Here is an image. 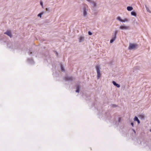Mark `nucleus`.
I'll list each match as a JSON object with an SVG mask.
<instances>
[{
    "label": "nucleus",
    "instance_id": "1",
    "mask_svg": "<svg viewBox=\"0 0 151 151\" xmlns=\"http://www.w3.org/2000/svg\"><path fill=\"white\" fill-rule=\"evenodd\" d=\"M96 68L97 70V78L98 79L101 76V74L100 70V67L99 65H97L96 67Z\"/></svg>",
    "mask_w": 151,
    "mask_h": 151
},
{
    "label": "nucleus",
    "instance_id": "2",
    "mask_svg": "<svg viewBox=\"0 0 151 151\" xmlns=\"http://www.w3.org/2000/svg\"><path fill=\"white\" fill-rule=\"evenodd\" d=\"M137 46V44H130L129 49H134L136 48Z\"/></svg>",
    "mask_w": 151,
    "mask_h": 151
},
{
    "label": "nucleus",
    "instance_id": "3",
    "mask_svg": "<svg viewBox=\"0 0 151 151\" xmlns=\"http://www.w3.org/2000/svg\"><path fill=\"white\" fill-rule=\"evenodd\" d=\"M129 28L128 26H121L120 27V29H128Z\"/></svg>",
    "mask_w": 151,
    "mask_h": 151
},
{
    "label": "nucleus",
    "instance_id": "4",
    "mask_svg": "<svg viewBox=\"0 0 151 151\" xmlns=\"http://www.w3.org/2000/svg\"><path fill=\"white\" fill-rule=\"evenodd\" d=\"M5 34L7 35H8L10 37H12V34L10 31H7L6 32L4 33Z\"/></svg>",
    "mask_w": 151,
    "mask_h": 151
},
{
    "label": "nucleus",
    "instance_id": "5",
    "mask_svg": "<svg viewBox=\"0 0 151 151\" xmlns=\"http://www.w3.org/2000/svg\"><path fill=\"white\" fill-rule=\"evenodd\" d=\"M117 31H116L115 32L114 34V37H113L112 39L113 40H114V41L116 39V35L117 33Z\"/></svg>",
    "mask_w": 151,
    "mask_h": 151
},
{
    "label": "nucleus",
    "instance_id": "6",
    "mask_svg": "<svg viewBox=\"0 0 151 151\" xmlns=\"http://www.w3.org/2000/svg\"><path fill=\"white\" fill-rule=\"evenodd\" d=\"M113 84L115 86H116L117 87H118V88H119L120 87V85L116 83L115 81H113Z\"/></svg>",
    "mask_w": 151,
    "mask_h": 151
},
{
    "label": "nucleus",
    "instance_id": "7",
    "mask_svg": "<svg viewBox=\"0 0 151 151\" xmlns=\"http://www.w3.org/2000/svg\"><path fill=\"white\" fill-rule=\"evenodd\" d=\"M133 8L132 6H128L127 8V10L129 11H131L133 10Z\"/></svg>",
    "mask_w": 151,
    "mask_h": 151
},
{
    "label": "nucleus",
    "instance_id": "8",
    "mask_svg": "<svg viewBox=\"0 0 151 151\" xmlns=\"http://www.w3.org/2000/svg\"><path fill=\"white\" fill-rule=\"evenodd\" d=\"M134 119L135 121H137L138 124L140 123V121L137 116H135Z\"/></svg>",
    "mask_w": 151,
    "mask_h": 151
},
{
    "label": "nucleus",
    "instance_id": "9",
    "mask_svg": "<svg viewBox=\"0 0 151 151\" xmlns=\"http://www.w3.org/2000/svg\"><path fill=\"white\" fill-rule=\"evenodd\" d=\"M84 37H80L79 39V42H81L82 41H83L84 40Z\"/></svg>",
    "mask_w": 151,
    "mask_h": 151
},
{
    "label": "nucleus",
    "instance_id": "10",
    "mask_svg": "<svg viewBox=\"0 0 151 151\" xmlns=\"http://www.w3.org/2000/svg\"><path fill=\"white\" fill-rule=\"evenodd\" d=\"M131 14L132 15L134 16H136V13L134 12H132L131 13Z\"/></svg>",
    "mask_w": 151,
    "mask_h": 151
},
{
    "label": "nucleus",
    "instance_id": "11",
    "mask_svg": "<svg viewBox=\"0 0 151 151\" xmlns=\"http://www.w3.org/2000/svg\"><path fill=\"white\" fill-rule=\"evenodd\" d=\"M117 19L120 22H122V19H121L120 17H118L117 18Z\"/></svg>",
    "mask_w": 151,
    "mask_h": 151
},
{
    "label": "nucleus",
    "instance_id": "12",
    "mask_svg": "<svg viewBox=\"0 0 151 151\" xmlns=\"http://www.w3.org/2000/svg\"><path fill=\"white\" fill-rule=\"evenodd\" d=\"M87 14V12L85 9L83 11V15L84 16H85Z\"/></svg>",
    "mask_w": 151,
    "mask_h": 151
},
{
    "label": "nucleus",
    "instance_id": "13",
    "mask_svg": "<svg viewBox=\"0 0 151 151\" xmlns=\"http://www.w3.org/2000/svg\"><path fill=\"white\" fill-rule=\"evenodd\" d=\"M128 20V19L127 18H125L124 19H122V22H127Z\"/></svg>",
    "mask_w": 151,
    "mask_h": 151
},
{
    "label": "nucleus",
    "instance_id": "14",
    "mask_svg": "<svg viewBox=\"0 0 151 151\" xmlns=\"http://www.w3.org/2000/svg\"><path fill=\"white\" fill-rule=\"evenodd\" d=\"M76 91L77 92H79V86H77L76 88Z\"/></svg>",
    "mask_w": 151,
    "mask_h": 151
},
{
    "label": "nucleus",
    "instance_id": "15",
    "mask_svg": "<svg viewBox=\"0 0 151 151\" xmlns=\"http://www.w3.org/2000/svg\"><path fill=\"white\" fill-rule=\"evenodd\" d=\"M42 14H43V13H40L38 15V16L40 17H41V16H42Z\"/></svg>",
    "mask_w": 151,
    "mask_h": 151
},
{
    "label": "nucleus",
    "instance_id": "16",
    "mask_svg": "<svg viewBox=\"0 0 151 151\" xmlns=\"http://www.w3.org/2000/svg\"><path fill=\"white\" fill-rule=\"evenodd\" d=\"M92 4H93V6H96V4L95 2H93L92 3Z\"/></svg>",
    "mask_w": 151,
    "mask_h": 151
},
{
    "label": "nucleus",
    "instance_id": "17",
    "mask_svg": "<svg viewBox=\"0 0 151 151\" xmlns=\"http://www.w3.org/2000/svg\"><path fill=\"white\" fill-rule=\"evenodd\" d=\"M40 4L41 5V6H42V7L43 8V3L42 1H41L40 2Z\"/></svg>",
    "mask_w": 151,
    "mask_h": 151
},
{
    "label": "nucleus",
    "instance_id": "18",
    "mask_svg": "<svg viewBox=\"0 0 151 151\" xmlns=\"http://www.w3.org/2000/svg\"><path fill=\"white\" fill-rule=\"evenodd\" d=\"M114 41V40H113V39H112L110 40V42L111 43H112Z\"/></svg>",
    "mask_w": 151,
    "mask_h": 151
},
{
    "label": "nucleus",
    "instance_id": "19",
    "mask_svg": "<svg viewBox=\"0 0 151 151\" xmlns=\"http://www.w3.org/2000/svg\"><path fill=\"white\" fill-rule=\"evenodd\" d=\"M146 9L147 10V11L149 12H150V11L149 10V9L148 8H146Z\"/></svg>",
    "mask_w": 151,
    "mask_h": 151
},
{
    "label": "nucleus",
    "instance_id": "20",
    "mask_svg": "<svg viewBox=\"0 0 151 151\" xmlns=\"http://www.w3.org/2000/svg\"><path fill=\"white\" fill-rule=\"evenodd\" d=\"M88 34L89 35H92V33L91 32H88Z\"/></svg>",
    "mask_w": 151,
    "mask_h": 151
},
{
    "label": "nucleus",
    "instance_id": "21",
    "mask_svg": "<svg viewBox=\"0 0 151 151\" xmlns=\"http://www.w3.org/2000/svg\"><path fill=\"white\" fill-rule=\"evenodd\" d=\"M61 69L62 71H63L64 70V68L62 66L61 67Z\"/></svg>",
    "mask_w": 151,
    "mask_h": 151
},
{
    "label": "nucleus",
    "instance_id": "22",
    "mask_svg": "<svg viewBox=\"0 0 151 151\" xmlns=\"http://www.w3.org/2000/svg\"><path fill=\"white\" fill-rule=\"evenodd\" d=\"M69 80H72V77L69 78Z\"/></svg>",
    "mask_w": 151,
    "mask_h": 151
},
{
    "label": "nucleus",
    "instance_id": "23",
    "mask_svg": "<svg viewBox=\"0 0 151 151\" xmlns=\"http://www.w3.org/2000/svg\"><path fill=\"white\" fill-rule=\"evenodd\" d=\"M131 124L132 126V127H133V126H134V124H133V123H131Z\"/></svg>",
    "mask_w": 151,
    "mask_h": 151
},
{
    "label": "nucleus",
    "instance_id": "24",
    "mask_svg": "<svg viewBox=\"0 0 151 151\" xmlns=\"http://www.w3.org/2000/svg\"><path fill=\"white\" fill-rule=\"evenodd\" d=\"M88 2H90V0H86Z\"/></svg>",
    "mask_w": 151,
    "mask_h": 151
},
{
    "label": "nucleus",
    "instance_id": "25",
    "mask_svg": "<svg viewBox=\"0 0 151 151\" xmlns=\"http://www.w3.org/2000/svg\"><path fill=\"white\" fill-rule=\"evenodd\" d=\"M46 11H47L48 10L47 8H46Z\"/></svg>",
    "mask_w": 151,
    "mask_h": 151
},
{
    "label": "nucleus",
    "instance_id": "26",
    "mask_svg": "<svg viewBox=\"0 0 151 151\" xmlns=\"http://www.w3.org/2000/svg\"><path fill=\"white\" fill-rule=\"evenodd\" d=\"M150 131L151 132V129H150Z\"/></svg>",
    "mask_w": 151,
    "mask_h": 151
}]
</instances>
